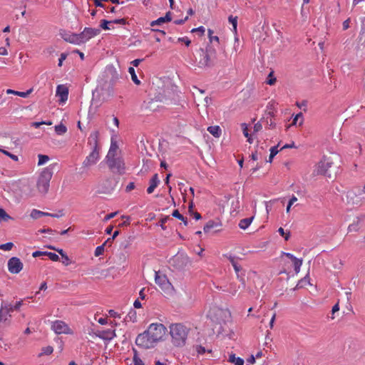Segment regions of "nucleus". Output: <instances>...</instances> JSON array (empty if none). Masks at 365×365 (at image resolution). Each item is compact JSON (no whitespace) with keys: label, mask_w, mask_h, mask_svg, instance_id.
Returning <instances> with one entry per match:
<instances>
[{"label":"nucleus","mask_w":365,"mask_h":365,"mask_svg":"<svg viewBox=\"0 0 365 365\" xmlns=\"http://www.w3.org/2000/svg\"><path fill=\"white\" fill-rule=\"evenodd\" d=\"M55 131L58 135H63L66 133L67 128L63 124L61 123L55 126Z\"/></svg>","instance_id":"nucleus-40"},{"label":"nucleus","mask_w":365,"mask_h":365,"mask_svg":"<svg viewBox=\"0 0 365 365\" xmlns=\"http://www.w3.org/2000/svg\"><path fill=\"white\" fill-rule=\"evenodd\" d=\"M46 247H47L49 250H55L57 252H58L61 255L62 263L65 266H68L71 263V260L70 259V258L68 257V255L66 254V252L62 249H56L55 247H53L52 245H47V246H46Z\"/></svg>","instance_id":"nucleus-19"},{"label":"nucleus","mask_w":365,"mask_h":365,"mask_svg":"<svg viewBox=\"0 0 365 365\" xmlns=\"http://www.w3.org/2000/svg\"><path fill=\"white\" fill-rule=\"evenodd\" d=\"M56 96L60 97V101L64 103L68 99V89L63 85H58L56 88Z\"/></svg>","instance_id":"nucleus-18"},{"label":"nucleus","mask_w":365,"mask_h":365,"mask_svg":"<svg viewBox=\"0 0 365 365\" xmlns=\"http://www.w3.org/2000/svg\"><path fill=\"white\" fill-rule=\"evenodd\" d=\"M212 34H213V31L211 29H208V38H209L210 44H212V43L213 41H216L217 43H219V37L217 36H213Z\"/></svg>","instance_id":"nucleus-45"},{"label":"nucleus","mask_w":365,"mask_h":365,"mask_svg":"<svg viewBox=\"0 0 365 365\" xmlns=\"http://www.w3.org/2000/svg\"><path fill=\"white\" fill-rule=\"evenodd\" d=\"M46 255L53 262H57L59 260V257L56 253L47 252V254Z\"/></svg>","instance_id":"nucleus-52"},{"label":"nucleus","mask_w":365,"mask_h":365,"mask_svg":"<svg viewBox=\"0 0 365 365\" xmlns=\"http://www.w3.org/2000/svg\"><path fill=\"white\" fill-rule=\"evenodd\" d=\"M98 131L96 130L92 132L90 134V136L88 139V143L92 146V148H97V150H100V147L98 145Z\"/></svg>","instance_id":"nucleus-21"},{"label":"nucleus","mask_w":365,"mask_h":365,"mask_svg":"<svg viewBox=\"0 0 365 365\" xmlns=\"http://www.w3.org/2000/svg\"><path fill=\"white\" fill-rule=\"evenodd\" d=\"M24 264L16 257H13L8 261V269L12 274H18L23 269Z\"/></svg>","instance_id":"nucleus-12"},{"label":"nucleus","mask_w":365,"mask_h":365,"mask_svg":"<svg viewBox=\"0 0 365 365\" xmlns=\"http://www.w3.org/2000/svg\"><path fill=\"white\" fill-rule=\"evenodd\" d=\"M172 216L178 220H183V215L180 213L178 210H173V212L172 213Z\"/></svg>","instance_id":"nucleus-60"},{"label":"nucleus","mask_w":365,"mask_h":365,"mask_svg":"<svg viewBox=\"0 0 365 365\" xmlns=\"http://www.w3.org/2000/svg\"><path fill=\"white\" fill-rule=\"evenodd\" d=\"M14 244L12 242H6L5 244L0 245V250L9 251L12 249Z\"/></svg>","instance_id":"nucleus-51"},{"label":"nucleus","mask_w":365,"mask_h":365,"mask_svg":"<svg viewBox=\"0 0 365 365\" xmlns=\"http://www.w3.org/2000/svg\"><path fill=\"white\" fill-rule=\"evenodd\" d=\"M105 160L108 168L113 173L120 175L125 173V164L121 157L117 155L106 156Z\"/></svg>","instance_id":"nucleus-4"},{"label":"nucleus","mask_w":365,"mask_h":365,"mask_svg":"<svg viewBox=\"0 0 365 365\" xmlns=\"http://www.w3.org/2000/svg\"><path fill=\"white\" fill-rule=\"evenodd\" d=\"M15 310L14 308V305L11 304H5L4 306L1 305V314H2L4 312H6V314H9L10 312H12ZM2 317V314H1V317Z\"/></svg>","instance_id":"nucleus-33"},{"label":"nucleus","mask_w":365,"mask_h":365,"mask_svg":"<svg viewBox=\"0 0 365 365\" xmlns=\"http://www.w3.org/2000/svg\"><path fill=\"white\" fill-rule=\"evenodd\" d=\"M189 329L182 324H173L170 326V334L172 343L174 346L180 347L185 345Z\"/></svg>","instance_id":"nucleus-1"},{"label":"nucleus","mask_w":365,"mask_h":365,"mask_svg":"<svg viewBox=\"0 0 365 365\" xmlns=\"http://www.w3.org/2000/svg\"><path fill=\"white\" fill-rule=\"evenodd\" d=\"M56 164L50 165L48 167L44 168L41 173L37 180V188L39 192L46 194L48 191L49 183L51 180L53 168Z\"/></svg>","instance_id":"nucleus-3"},{"label":"nucleus","mask_w":365,"mask_h":365,"mask_svg":"<svg viewBox=\"0 0 365 365\" xmlns=\"http://www.w3.org/2000/svg\"><path fill=\"white\" fill-rule=\"evenodd\" d=\"M308 284H309V277L307 275L298 282L295 289L302 288Z\"/></svg>","instance_id":"nucleus-35"},{"label":"nucleus","mask_w":365,"mask_h":365,"mask_svg":"<svg viewBox=\"0 0 365 365\" xmlns=\"http://www.w3.org/2000/svg\"><path fill=\"white\" fill-rule=\"evenodd\" d=\"M274 72L273 71H271L268 76H267V83L272 86V85H274L276 82V78L274 77V75H273Z\"/></svg>","instance_id":"nucleus-50"},{"label":"nucleus","mask_w":365,"mask_h":365,"mask_svg":"<svg viewBox=\"0 0 365 365\" xmlns=\"http://www.w3.org/2000/svg\"><path fill=\"white\" fill-rule=\"evenodd\" d=\"M10 219H12V217L3 208L0 207V221H8Z\"/></svg>","instance_id":"nucleus-43"},{"label":"nucleus","mask_w":365,"mask_h":365,"mask_svg":"<svg viewBox=\"0 0 365 365\" xmlns=\"http://www.w3.org/2000/svg\"><path fill=\"white\" fill-rule=\"evenodd\" d=\"M278 146H279V145L273 146L270 148V154H269V160H267V162L272 163L274 157L279 153Z\"/></svg>","instance_id":"nucleus-39"},{"label":"nucleus","mask_w":365,"mask_h":365,"mask_svg":"<svg viewBox=\"0 0 365 365\" xmlns=\"http://www.w3.org/2000/svg\"><path fill=\"white\" fill-rule=\"evenodd\" d=\"M118 148V146L117 143L112 140L110 146V148H109V150H108L106 156L117 155L116 153H117Z\"/></svg>","instance_id":"nucleus-31"},{"label":"nucleus","mask_w":365,"mask_h":365,"mask_svg":"<svg viewBox=\"0 0 365 365\" xmlns=\"http://www.w3.org/2000/svg\"><path fill=\"white\" fill-rule=\"evenodd\" d=\"M130 237H129L128 240H125V241L121 242L120 247L123 248V249H126L127 247H128L130 246Z\"/></svg>","instance_id":"nucleus-64"},{"label":"nucleus","mask_w":365,"mask_h":365,"mask_svg":"<svg viewBox=\"0 0 365 365\" xmlns=\"http://www.w3.org/2000/svg\"><path fill=\"white\" fill-rule=\"evenodd\" d=\"M125 320L133 322H136V320H137L136 312L134 309H131L130 310V312H128V314L126 315Z\"/></svg>","instance_id":"nucleus-34"},{"label":"nucleus","mask_w":365,"mask_h":365,"mask_svg":"<svg viewBox=\"0 0 365 365\" xmlns=\"http://www.w3.org/2000/svg\"><path fill=\"white\" fill-rule=\"evenodd\" d=\"M228 21L232 25L233 31L236 33L237 27V16H233L232 15H230L228 17Z\"/></svg>","instance_id":"nucleus-41"},{"label":"nucleus","mask_w":365,"mask_h":365,"mask_svg":"<svg viewBox=\"0 0 365 365\" xmlns=\"http://www.w3.org/2000/svg\"><path fill=\"white\" fill-rule=\"evenodd\" d=\"M178 41L185 43L186 46H189L191 43L190 40L186 36L178 38Z\"/></svg>","instance_id":"nucleus-56"},{"label":"nucleus","mask_w":365,"mask_h":365,"mask_svg":"<svg viewBox=\"0 0 365 365\" xmlns=\"http://www.w3.org/2000/svg\"><path fill=\"white\" fill-rule=\"evenodd\" d=\"M292 262H293V264H294V271L297 274L300 271V267H301V266L302 264V259L296 258Z\"/></svg>","instance_id":"nucleus-42"},{"label":"nucleus","mask_w":365,"mask_h":365,"mask_svg":"<svg viewBox=\"0 0 365 365\" xmlns=\"http://www.w3.org/2000/svg\"><path fill=\"white\" fill-rule=\"evenodd\" d=\"M229 361L235 363V365H244V360L240 357H236L235 354L230 355Z\"/></svg>","instance_id":"nucleus-32"},{"label":"nucleus","mask_w":365,"mask_h":365,"mask_svg":"<svg viewBox=\"0 0 365 365\" xmlns=\"http://www.w3.org/2000/svg\"><path fill=\"white\" fill-rule=\"evenodd\" d=\"M205 31V29L202 26H200L197 28L192 29L191 30L192 33L200 32L201 35H203Z\"/></svg>","instance_id":"nucleus-59"},{"label":"nucleus","mask_w":365,"mask_h":365,"mask_svg":"<svg viewBox=\"0 0 365 365\" xmlns=\"http://www.w3.org/2000/svg\"><path fill=\"white\" fill-rule=\"evenodd\" d=\"M60 35L64 41L69 42L71 43H73V44L78 45L77 34L67 32L63 30V31H60Z\"/></svg>","instance_id":"nucleus-17"},{"label":"nucleus","mask_w":365,"mask_h":365,"mask_svg":"<svg viewBox=\"0 0 365 365\" xmlns=\"http://www.w3.org/2000/svg\"><path fill=\"white\" fill-rule=\"evenodd\" d=\"M299 118L301 119V121L299 122V125H301L302 124V123H303V120H302L303 119V115H302V113H299L298 114H297L294 116V118L293 119V121H292V125H297V121H298V120Z\"/></svg>","instance_id":"nucleus-54"},{"label":"nucleus","mask_w":365,"mask_h":365,"mask_svg":"<svg viewBox=\"0 0 365 365\" xmlns=\"http://www.w3.org/2000/svg\"><path fill=\"white\" fill-rule=\"evenodd\" d=\"M207 131L215 138H219L221 135L222 130L218 125H211L207 128Z\"/></svg>","instance_id":"nucleus-27"},{"label":"nucleus","mask_w":365,"mask_h":365,"mask_svg":"<svg viewBox=\"0 0 365 365\" xmlns=\"http://www.w3.org/2000/svg\"><path fill=\"white\" fill-rule=\"evenodd\" d=\"M128 72L130 74L131 76V78H132V81L136 84V85H140V80H138V77H137V75L135 73V69L133 67H129L128 68Z\"/></svg>","instance_id":"nucleus-37"},{"label":"nucleus","mask_w":365,"mask_h":365,"mask_svg":"<svg viewBox=\"0 0 365 365\" xmlns=\"http://www.w3.org/2000/svg\"><path fill=\"white\" fill-rule=\"evenodd\" d=\"M100 158L99 150L97 148H92L90 154L86 158L83 162V168H89L95 165Z\"/></svg>","instance_id":"nucleus-14"},{"label":"nucleus","mask_w":365,"mask_h":365,"mask_svg":"<svg viewBox=\"0 0 365 365\" xmlns=\"http://www.w3.org/2000/svg\"><path fill=\"white\" fill-rule=\"evenodd\" d=\"M169 263L175 269L183 271L191 262L186 255L178 253L170 259Z\"/></svg>","instance_id":"nucleus-5"},{"label":"nucleus","mask_w":365,"mask_h":365,"mask_svg":"<svg viewBox=\"0 0 365 365\" xmlns=\"http://www.w3.org/2000/svg\"><path fill=\"white\" fill-rule=\"evenodd\" d=\"M221 223L214 220H209L204 226L203 231L205 233H210V232H217L220 231Z\"/></svg>","instance_id":"nucleus-16"},{"label":"nucleus","mask_w":365,"mask_h":365,"mask_svg":"<svg viewBox=\"0 0 365 365\" xmlns=\"http://www.w3.org/2000/svg\"><path fill=\"white\" fill-rule=\"evenodd\" d=\"M133 365H145L143 361L140 359V358L138 356V351L133 349ZM132 365V364H130Z\"/></svg>","instance_id":"nucleus-36"},{"label":"nucleus","mask_w":365,"mask_h":365,"mask_svg":"<svg viewBox=\"0 0 365 365\" xmlns=\"http://www.w3.org/2000/svg\"><path fill=\"white\" fill-rule=\"evenodd\" d=\"M100 32L101 30L99 29L86 27L81 33L77 34L78 45L83 43L93 37L98 35Z\"/></svg>","instance_id":"nucleus-9"},{"label":"nucleus","mask_w":365,"mask_h":365,"mask_svg":"<svg viewBox=\"0 0 365 365\" xmlns=\"http://www.w3.org/2000/svg\"><path fill=\"white\" fill-rule=\"evenodd\" d=\"M359 228V220H357L356 222H354L348 227L349 232H356Z\"/></svg>","instance_id":"nucleus-44"},{"label":"nucleus","mask_w":365,"mask_h":365,"mask_svg":"<svg viewBox=\"0 0 365 365\" xmlns=\"http://www.w3.org/2000/svg\"><path fill=\"white\" fill-rule=\"evenodd\" d=\"M102 78L106 79L113 86L116 85L119 81V74L116 68L113 65H108L103 73Z\"/></svg>","instance_id":"nucleus-10"},{"label":"nucleus","mask_w":365,"mask_h":365,"mask_svg":"<svg viewBox=\"0 0 365 365\" xmlns=\"http://www.w3.org/2000/svg\"><path fill=\"white\" fill-rule=\"evenodd\" d=\"M254 217L242 219L239 222V227L242 230L247 229L250 225Z\"/></svg>","instance_id":"nucleus-30"},{"label":"nucleus","mask_w":365,"mask_h":365,"mask_svg":"<svg viewBox=\"0 0 365 365\" xmlns=\"http://www.w3.org/2000/svg\"><path fill=\"white\" fill-rule=\"evenodd\" d=\"M105 246H106V243H103V245L98 246L96 248L95 253H94L96 257H98L103 254L104 250H105Z\"/></svg>","instance_id":"nucleus-46"},{"label":"nucleus","mask_w":365,"mask_h":365,"mask_svg":"<svg viewBox=\"0 0 365 365\" xmlns=\"http://www.w3.org/2000/svg\"><path fill=\"white\" fill-rule=\"evenodd\" d=\"M333 165V162L327 157L324 156L323 158L318 163L317 173L318 175H324L329 178L333 177L331 168Z\"/></svg>","instance_id":"nucleus-7"},{"label":"nucleus","mask_w":365,"mask_h":365,"mask_svg":"<svg viewBox=\"0 0 365 365\" xmlns=\"http://www.w3.org/2000/svg\"><path fill=\"white\" fill-rule=\"evenodd\" d=\"M53 348L51 346H47L46 347H43L41 349V352L38 354V356L41 357L43 355H50L53 353Z\"/></svg>","instance_id":"nucleus-38"},{"label":"nucleus","mask_w":365,"mask_h":365,"mask_svg":"<svg viewBox=\"0 0 365 365\" xmlns=\"http://www.w3.org/2000/svg\"><path fill=\"white\" fill-rule=\"evenodd\" d=\"M47 252L46 251H35L33 252L32 256L34 257H37L40 256H46Z\"/></svg>","instance_id":"nucleus-62"},{"label":"nucleus","mask_w":365,"mask_h":365,"mask_svg":"<svg viewBox=\"0 0 365 365\" xmlns=\"http://www.w3.org/2000/svg\"><path fill=\"white\" fill-rule=\"evenodd\" d=\"M224 256L229 259L237 275V277H239V272L241 270L242 268L241 266L238 264V263L235 261L236 257L232 256L231 255H225Z\"/></svg>","instance_id":"nucleus-25"},{"label":"nucleus","mask_w":365,"mask_h":365,"mask_svg":"<svg viewBox=\"0 0 365 365\" xmlns=\"http://www.w3.org/2000/svg\"><path fill=\"white\" fill-rule=\"evenodd\" d=\"M205 51L207 52L209 56L212 58V59L214 61L215 63H217V51L214 46V45L208 44L206 48Z\"/></svg>","instance_id":"nucleus-26"},{"label":"nucleus","mask_w":365,"mask_h":365,"mask_svg":"<svg viewBox=\"0 0 365 365\" xmlns=\"http://www.w3.org/2000/svg\"><path fill=\"white\" fill-rule=\"evenodd\" d=\"M196 351L198 354H203L206 352L205 348L201 345H198L196 346Z\"/></svg>","instance_id":"nucleus-63"},{"label":"nucleus","mask_w":365,"mask_h":365,"mask_svg":"<svg viewBox=\"0 0 365 365\" xmlns=\"http://www.w3.org/2000/svg\"><path fill=\"white\" fill-rule=\"evenodd\" d=\"M0 151H1L3 153H4L5 155H6L7 156L10 157L11 159H13L15 161H17L18 160V156L17 155H15L6 150H0Z\"/></svg>","instance_id":"nucleus-58"},{"label":"nucleus","mask_w":365,"mask_h":365,"mask_svg":"<svg viewBox=\"0 0 365 365\" xmlns=\"http://www.w3.org/2000/svg\"><path fill=\"white\" fill-rule=\"evenodd\" d=\"M111 21H112V24H122V25H125L127 23L126 19H124V18L115 19V20H113Z\"/></svg>","instance_id":"nucleus-61"},{"label":"nucleus","mask_w":365,"mask_h":365,"mask_svg":"<svg viewBox=\"0 0 365 365\" xmlns=\"http://www.w3.org/2000/svg\"><path fill=\"white\" fill-rule=\"evenodd\" d=\"M198 65L200 68H211L215 66V63L204 48H200Z\"/></svg>","instance_id":"nucleus-11"},{"label":"nucleus","mask_w":365,"mask_h":365,"mask_svg":"<svg viewBox=\"0 0 365 365\" xmlns=\"http://www.w3.org/2000/svg\"><path fill=\"white\" fill-rule=\"evenodd\" d=\"M32 92V89H29L26 91V92H21V91H16L12 89H7L6 93L8 94H14L18 96L22 97V98H27L29 95Z\"/></svg>","instance_id":"nucleus-28"},{"label":"nucleus","mask_w":365,"mask_h":365,"mask_svg":"<svg viewBox=\"0 0 365 365\" xmlns=\"http://www.w3.org/2000/svg\"><path fill=\"white\" fill-rule=\"evenodd\" d=\"M155 281L163 291H168L173 288L172 284L165 274H160L158 272H155Z\"/></svg>","instance_id":"nucleus-13"},{"label":"nucleus","mask_w":365,"mask_h":365,"mask_svg":"<svg viewBox=\"0 0 365 365\" xmlns=\"http://www.w3.org/2000/svg\"><path fill=\"white\" fill-rule=\"evenodd\" d=\"M97 336L102 339L110 341L115 336V331L108 329L99 331Z\"/></svg>","instance_id":"nucleus-20"},{"label":"nucleus","mask_w":365,"mask_h":365,"mask_svg":"<svg viewBox=\"0 0 365 365\" xmlns=\"http://www.w3.org/2000/svg\"><path fill=\"white\" fill-rule=\"evenodd\" d=\"M109 24H112V21L103 19L101 21L100 26L103 30H110V28L108 26Z\"/></svg>","instance_id":"nucleus-49"},{"label":"nucleus","mask_w":365,"mask_h":365,"mask_svg":"<svg viewBox=\"0 0 365 365\" xmlns=\"http://www.w3.org/2000/svg\"><path fill=\"white\" fill-rule=\"evenodd\" d=\"M149 184L150 185L147 188V192L148 194H151L160 184V180L158 178V175L157 173L153 175V177L150 180Z\"/></svg>","instance_id":"nucleus-22"},{"label":"nucleus","mask_w":365,"mask_h":365,"mask_svg":"<svg viewBox=\"0 0 365 365\" xmlns=\"http://www.w3.org/2000/svg\"><path fill=\"white\" fill-rule=\"evenodd\" d=\"M170 217L169 216H165L164 217H163L160 221H159V225L161 227V228L163 230H166V227L165 226V223H166L169 220H170Z\"/></svg>","instance_id":"nucleus-55"},{"label":"nucleus","mask_w":365,"mask_h":365,"mask_svg":"<svg viewBox=\"0 0 365 365\" xmlns=\"http://www.w3.org/2000/svg\"><path fill=\"white\" fill-rule=\"evenodd\" d=\"M51 121H41V122H33L31 125L36 128H39L41 125H51Z\"/></svg>","instance_id":"nucleus-53"},{"label":"nucleus","mask_w":365,"mask_h":365,"mask_svg":"<svg viewBox=\"0 0 365 365\" xmlns=\"http://www.w3.org/2000/svg\"><path fill=\"white\" fill-rule=\"evenodd\" d=\"M165 330L166 328L162 324H151L148 327L147 332L150 334V338L157 343L163 339Z\"/></svg>","instance_id":"nucleus-6"},{"label":"nucleus","mask_w":365,"mask_h":365,"mask_svg":"<svg viewBox=\"0 0 365 365\" xmlns=\"http://www.w3.org/2000/svg\"><path fill=\"white\" fill-rule=\"evenodd\" d=\"M52 329L57 334L68 333L69 327L62 321L56 320L52 324Z\"/></svg>","instance_id":"nucleus-15"},{"label":"nucleus","mask_w":365,"mask_h":365,"mask_svg":"<svg viewBox=\"0 0 365 365\" xmlns=\"http://www.w3.org/2000/svg\"><path fill=\"white\" fill-rule=\"evenodd\" d=\"M38 157V165H43L49 160V157L46 155L39 154Z\"/></svg>","instance_id":"nucleus-48"},{"label":"nucleus","mask_w":365,"mask_h":365,"mask_svg":"<svg viewBox=\"0 0 365 365\" xmlns=\"http://www.w3.org/2000/svg\"><path fill=\"white\" fill-rule=\"evenodd\" d=\"M135 344L139 347L150 349L154 347L156 343L150 338V334L145 330L144 332L138 335L135 339Z\"/></svg>","instance_id":"nucleus-8"},{"label":"nucleus","mask_w":365,"mask_h":365,"mask_svg":"<svg viewBox=\"0 0 365 365\" xmlns=\"http://www.w3.org/2000/svg\"><path fill=\"white\" fill-rule=\"evenodd\" d=\"M114 94V86L106 79L101 78L98 80V85L93 92V96L103 101H108Z\"/></svg>","instance_id":"nucleus-2"},{"label":"nucleus","mask_w":365,"mask_h":365,"mask_svg":"<svg viewBox=\"0 0 365 365\" xmlns=\"http://www.w3.org/2000/svg\"><path fill=\"white\" fill-rule=\"evenodd\" d=\"M262 125L259 122L255 123L253 127L252 135H254L256 133L259 132L262 129Z\"/></svg>","instance_id":"nucleus-57"},{"label":"nucleus","mask_w":365,"mask_h":365,"mask_svg":"<svg viewBox=\"0 0 365 365\" xmlns=\"http://www.w3.org/2000/svg\"><path fill=\"white\" fill-rule=\"evenodd\" d=\"M358 194L354 190H349L346 192L347 202L353 205H358L360 202V197L357 196Z\"/></svg>","instance_id":"nucleus-23"},{"label":"nucleus","mask_w":365,"mask_h":365,"mask_svg":"<svg viewBox=\"0 0 365 365\" xmlns=\"http://www.w3.org/2000/svg\"><path fill=\"white\" fill-rule=\"evenodd\" d=\"M171 15H172L171 12L170 11H168L165 14V16L160 17L157 20L153 21L150 23V26H157V25H160L161 24H163V23H166V22L170 21L172 20Z\"/></svg>","instance_id":"nucleus-24"},{"label":"nucleus","mask_w":365,"mask_h":365,"mask_svg":"<svg viewBox=\"0 0 365 365\" xmlns=\"http://www.w3.org/2000/svg\"><path fill=\"white\" fill-rule=\"evenodd\" d=\"M217 288L220 289V290H222L223 292H231L232 294H235V293L237 292L236 287L235 286L233 287L232 284H230V287L227 288V289H224L222 287H217Z\"/></svg>","instance_id":"nucleus-47"},{"label":"nucleus","mask_w":365,"mask_h":365,"mask_svg":"<svg viewBox=\"0 0 365 365\" xmlns=\"http://www.w3.org/2000/svg\"><path fill=\"white\" fill-rule=\"evenodd\" d=\"M48 215H50L49 212H44L43 211H41V210H38L36 209L32 210L31 215H30L31 217L33 219H38L41 217L48 216Z\"/></svg>","instance_id":"nucleus-29"}]
</instances>
